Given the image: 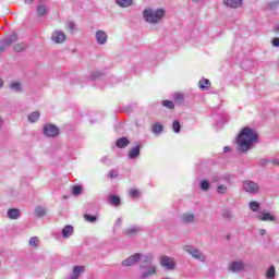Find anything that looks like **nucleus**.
<instances>
[{
    "label": "nucleus",
    "instance_id": "1",
    "mask_svg": "<svg viewBox=\"0 0 279 279\" xmlns=\"http://www.w3.org/2000/svg\"><path fill=\"white\" fill-rule=\"evenodd\" d=\"M258 141V134L256 131L244 128L241 130L240 134L238 135L236 143H238V151L241 154H245L256 145Z\"/></svg>",
    "mask_w": 279,
    "mask_h": 279
},
{
    "label": "nucleus",
    "instance_id": "2",
    "mask_svg": "<svg viewBox=\"0 0 279 279\" xmlns=\"http://www.w3.org/2000/svg\"><path fill=\"white\" fill-rule=\"evenodd\" d=\"M151 263H154L153 253H147L142 256V262L140 263L142 278H151V276L156 275L158 268Z\"/></svg>",
    "mask_w": 279,
    "mask_h": 279
},
{
    "label": "nucleus",
    "instance_id": "3",
    "mask_svg": "<svg viewBox=\"0 0 279 279\" xmlns=\"http://www.w3.org/2000/svg\"><path fill=\"white\" fill-rule=\"evenodd\" d=\"M165 14L166 12L162 8L154 9L151 7H148L143 11V19L146 23H149L150 25H158V23H162Z\"/></svg>",
    "mask_w": 279,
    "mask_h": 279
},
{
    "label": "nucleus",
    "instance_id": "4",
    "mask_svg": "<svg viewBox=\"0 0 279 279\" xmlns=\"http://www.w3.org/2000/svg\"><path fill=\"white\" fill-rule=\"evenodd\" d=\"M250 265L245 263L243 259H235L231 262L228 266L229 271L232 274H243L247 271Z\"/></svg>",
    "mask_w": 279,
    "mask_h": 279
},
{
    "label": "nucleus",
    "instance_id": "5",
    "mask_svg": "<svg viewBox=\"0 0 279 279\" xmlns=\"http://www.w3.org/2000/svg\"><path fill=\"white\" fill-rule=\"evenodd\" d=\"M184 252H187L192 258H195V260H199L201 263L206 262V255L199 251V248L193 246V245H185L183 246Z\"/></svg>",
    "mask_w": 279,
    "mask_h": 279
},
{
    "label": "nucleus",
    "instance_id": "6",
    "mask_svg": "<svg viewBox=\"0 0 279 279\" xmlns=\"http://www.w3.org/2000/svg\"><path fill=\"white\" fill-rule=\"evenodd\" d=\"M159 263L160 266L163 267V269H167L168 271H173V269H175V259L173 257L163 255L160 257Z\"/></svg>",
    "mask_w": 279,
    "mask_h": 279
},
{
    "label": "nucleus",
    "instance_id": "7",
    "mask_svg": "<svg viewBox=\"0 0 279 279\" xmlns=\"http://www.w3.org/2000/svg\"><path fill=\"white\" fill-rule=\"evenodd\" d=\"M143 254L136 253L134 255H131L129 258L122 262V265L124 267H131V265H136V263H143Z\"/></svg>",
    "mask_w": 279,
    "mask_h": 279
},
{
    "label": "nucleus",
    "instance_id": "8",
    "mask_svg": "<svg viewBox=\"0 0 279 279\" xmlns=\"http://www.w3.org/2000/svg\"><path fill=\"white\" fill-rule=\"evenodd\" d=\"M17 40H19V36L16 35V33H13L11 36L3 39L0 43V53L5 49V47H10V45H14V43H17Z\"/></svg>",
    "mask_w": 279,
    "mask_h": 279
},
{
    "label": "nucleus",
    "instance_id": "9",
    "mask_svg": "<svg viewBox=\"0 0 279 279\" xmlns=\"http://www.w3.org/2000/svg\"><path fill=\"white\" fill-rule=\"evenodd\" d=\"M51 40L57 45H62L66 40V35L62 31H54L52 32Z\"/></svg>",
    "mask_w": 279,
    "mask_h": 279
},
{
    "label": "nucleus",
    "instance_id": "10",
    "mask_svg": "<svg viewBox=\"0 0 279 279\" xmlns=\"http://www.w3.org/2000/svg\"><path fill=\"white\" fill-rule=\"evenodd\" d=\"M44 134H45V136H48V137L58 136V134H59L58 126H56L53 124H46L44 126Z\"/></svg>",
    "mask_w": 279,
    "mask_h": 279
},
{
    "label": "nucleus",
    "instance_id": "11",
    "mask_svg": "<svg viewBox=\"0 0 279 279\" xmlns=\"http://www.w3.org/2000/svg\"><path fill=\"white\" fill-rule=\"evenodd\" d=\"M243 189L246 193H258L259 190L258 184L253 181H244Z\"/></svg>",
    "mask_w": 279,
    "mask_h": 279
},
{
    "label": "nucleus",
    "instance_id": "12",
    "mask_svg": "<svg viewBox=\"0 0 279 279\" xmlns=\"http://www.w3.org/2000/svg\"><path fill=\"white\" fill-rule=\"evenodd\" d=\"M96 41L99 45H106L108 43V33L105 31L98 29L95 35Z\"/></svg>",
    "mask_w": 279,
    "mask_h": 279
},
{
    "label": "nucleus",
    "instance_id": "13",
    "mask_svg": "<svg viewBox=\"0 0 279 279\" xmlns=\"http://www.w3.org/2000/svg\"><path fill=\"white\" fill-rule=\"evenodd\" d=\"M256 218L259 221H276V216H274V214L269 213V211H263L259 213Z\"/></svg>",
    "mask_w": 279,
    "mask_h": 279
},
{
    "label": "nucleus",
    "instance_id": "14",
    "mask_svg": "<svg viewBox=\"0 0 279 279\" xmlns=\"http://www.w3.org/2000/svg\"><path fill=\"white\" fill-rule=\"evenodd\" d=\"M223 4L227 5V8H241L243 5V0H222Z\"/></svg>",
    "mask_w": 279,
    "mask_h": 279
},
{
    "label": "nucleus",
    "instance_id": "15",
    "mask_svg": "<svg viewBox=\"0 0 279 279\" xmlns=\"http://www.w3.org/2000/svg\"><path fill=\"white\" fill-rule=\"evenodd\" d=\"M141 156V146H135L129 150V158L134 160V158H138Z\"/></svg>",
    "mask_w": 279,
    "mask_h": 279
},
{
    "label": "nucleus",
    "instance_id": "16",
    "mask_svg": "<svg viewBox=\"0 0 279 279\" xmlns=\"http://www.w3.org/2000/svg\"><path fill=\"white\" fill-rule=\"evenodd\" d=\"M10 90H13V93H21L23 90V86L21 85L20 82L13 81L9 85Z\"/></svg>",
    "mask_w": 279,
    "mask_h": 279
},
{
    "label": "nucleus",
    "instance_id": "17",
    "mask_svg": "<svg viewBox=\"0 0 279 279\" xmlns=\"http://www.w3.org/2000/svg\"><path fill=\"white\" fill-rule=\"evenodd\" d=\"M181 219L183 221V223H193V221H195V215L187 213V214H183L181 216Z\"/></svg>",
    "mask_w": 279,
    "mask_h": 279
},
{
    "label": "nucleus",
    "instance_id": "18",
    "mask_svg": "<svg viewBox=\"0 0 279 279\" xmlns=\"http://www.w3.org/2000/svg\"><path fill=\"white\" fill-rule=\"evenodd\" d=\"M82 272H84V266H75L70 279H78Z\"/></svg>",
    "mask_w": 279,
    "mask_h": 279
},
{
    "label": "nucleus",
    "instance_id": "19",
    "mask_svg": "<svg viewBox=\"0 0 279 279\" xmlns=\"http://www.w3.org/2000/svg\"><path fill=\"white\" fill-rule=\"evenodd\" d=\"M63 239H69V236H71V234H73V226L68 225L62 229L61 232Z\"/></svg>",
    "mask_w": 279,
    "mask_h": 279
},
{
    "label": "nucleus",
    "instance_id": "20",
    "mask_svg": "<svg viewBox=\"0 0 279 279\" xmlns=\"http://www.w3.org/2000/svg\"><path fill=\"white\" fill-rule=\"evenodd\" d=\"M116 145L120 149H123V147H128V145H130V141L128 140V137H121L116 142Z\"/></svg>",
    "mask_w": 279,
    "mask_h": 279
},
{
    "label": "nucleus",
    "instance_id": "21",
    "mask_svg": "<svg viewBox=\"0 0 279 279\" xmlns=\"http://www.w3.org/2000/svg\"><path fill=\"white\" fill-rule=\"evenodd\" d=\"M9 219H19L21 217V211L16 208H12L8 210Z\"/></svg>",
    "mask_w": 279,
    "mask_h": 279
},
{
    "label": "nucleus",
    "instance_id": "22",
    "mask_svg": "<svg viewBox=\"0 0 279 279\" xmlns=\"http://www.w3.org/2000/svg\"><path fill=\"white\" fill-rule=\"evenodd\" d=\"M40 119V112L39 111H33L31 114H28L27 120L29 123H36Z\"/></svg>",
    "mask_w": 279,
    "mask_h": 279
},
{
    "label": "nucleus",
    "instance_id": "23",
    "mask_svg": "<svg viewBox=\"0 0 279 279\" xmlns=\"http://www.w3.org/2000/svg\"><path fill=\"white\" fill-rule=\"evenodd\" d=\"M198 86L201 90H208V88H210V81L207 78L201 80Z\"/></svg>",
    "mask_w": 279,
    "mask_h": 279
},
{
    "label": "nucleus",
    "instance_id": "24",
    "mask_svg": "<svg viewBox=\"0 0 279 279\" xmlns=\"http://www.w3.org/2000/svg\"><path fill=\"white\" fill-rule=\"evenodd\" d=\"M141 231V227H131L125 231L126 236H135Z\"/></svg>",
    "mask_w": 279,
    "mask_h": 279
},
{
    "label": "nucleus",
    "instance_id": "25",
    "mask_svg": "<svg viewBox=\"0 0 279 279\" xmlns=\"http://www.w3.org/2000/svg\"><path fill=\"white\" fill-rule=\"evenodd\" d=\"M108 202L111 206H119L121 204V198L117 195H111L109 196Z\"/></svg>",
    "mask_w": 279,
    "mask_h": 279
},
{
    "label": "nucleus",
    "instance_id": "26",
    "mask_svg": "<svg viewBox=\"0 0 279 279\" xmlns=\"http://www.w3.org/2000/svg\"><path fill=\"white\" fill-rule=\"evenodd\" d=\"M116 3L120 8H130V5L133 3V0H116Z\"/></svg>",
    "mask_w": 279,
    "mask_h": 279
},
{
    "label": "nucleus",
    "instance_id": "27",
    "mask_svg": "<svg viewBox=\"0 0 279 279\" xmlns=\"http://www.w3.org/2000/svg\"><path fill=\"white\" fill-rule=\"evenodd\" d=\"M27 45L24 43H19L13 46V51H16V53H21V51H25Z\"/></svg>",
    "mask_w": 279,
    "mask_h": 279
},
{
    "label": "nucleus",
    "instance_id": "28",
    "mask_svg": "<svg viewBox=\"0 0 279 279\" xmlns=\"http://www.w3.org/2000/svg\"><path fill=\"white\" fill-rule=\"evenodd\" d=\"M45 14H47V5L39 4L37 7V16H45Z\"/></svg>",
    "mask_w": 279,
    "mask_h": 279
},
{
    "label": "nucleus",
    "instance_id": "29",
    "mask_svg": "<svg viewBox=\"0 0 279 279\" xmlns=\"http://www.w3.org/2000/svg\"><path fill=\"white\" fill-rule=\"evenodd\" d=\"M266 278L267 279H274L276 278V267L270 266L266 272Z\"/></svg>",
    "mask_w": 279,
    "mask_h": 279
},
{
    "label": "nucleus",
    "instance_id": "30",
    "mask_svg": "<svg viewBox=\"0 0 279 279\" xmlns=\"http://www.w3.org/2000/svg\"><path fill=\"white\" fill-rule=\"evenodd\" d=\"M248 206L253 213H258V210H260V204L256 201L251 202Z\"/></svg>",
    "mask_w": 279,
    "mask_h": 279
},
{
    "label": "nucleus",
    "instance_id": "31",
    "mask_svg": "<svg viewBox=\"0 0 279 279\" xmlns=\"http://www.w3.org/2000/svg\"><path fill=\"white\" fill-rule=\"evenodd\" d=\"M181 125H180V121L174 120L172 123V130L175 134H180V130H181Z\"/></svg>",
    "mask_w": 279,
    "mask_h": 279
},
{
    "label": "nucleus",
    "instance_id": "32",
    "mask_svg": "<svg viewBox=\"0 0 279 279\" xmlns=\"http://www.w3.org/2000/svg\"><path fill=\"white\" fill-rule=\"evenodd\" d=\"M162 130H163V126L160 123H155L153 125V133L154 134H160V132H162Z\"/></svg>",
    "mask_w": 279,
    "mask_h": 279
},
{
    "label": "nucleus",
    "instance_id": "33",
    "mask_svg": "<svg viewBox=\"0 0 279 279\" xmlns=\"http://www.w3.org/2000/svg\"><path fill=\"white\" fill-rule=\"evenodd\" d=\"M35 214L37 217H45V215H47V209H45L44 207H37L35 209Z\"/></svg>",
    "mask_w": 279,
    "mask_h": 279
},
{
    "label": "nucleus",
    "instance_id": "34",
    "mask_svg": "<svg viewBox=\"0 0 279 279\" xmlns=\"http://www.w3.org/2000/svg\"><path fill=\"white\" fill-rule=\"evenodd\" d=\"M217 193L220 195H226L228 193V186L226 185H218Z\"/></svg>",
    "mask_w": 279,
    "mask_h": 279
},
{
    "label": "nucleus",
    "instance_id": "35",
    "mask_svg": "<svg viewBox=\"0 0 279 279\" xmlns=\"http://www.w3.org/2000/svg\"><path fill=\"white\" fill-rule=\"evenodd\" d=\"M38 236H33L29 239V245L31 247H38Z\"/></svg>",
    "mask_w": 279,
    "mask_h": 279
},
{
    "label": "nucleus",
    "instance_id": "36",
    "mask_svg": "<svg viewBox=\"0 0 279 279\" xmlns=\"http://www.w3.org/2000/svg\"><path fill=\"white\" fill-rule=\"evenodd\" d=\"M82 194V186L75 185L72 187V195H81Z\"/></svg>",
    "mask_w": 279,
    "mask_h": 279
},
{
    "label": "nucleus",
    "instance_id": "37",
    "mask_svg": "<svg viewBox=\"0 0 279 279\" xmlns=\"http://www.w3.org/2000/svg\"><path fill=\"white\" fill-rule=\"evenodd\" d=\"M201 189H202V191H208V189H210V183L206 180L202 181Z\"/></svg>",
    "mask_w": 279,
    "mask_h": 279
},
{
    "label": "nucleus",
    "instance_id": "38",
    "mask_svg": "<svg viewBox=\"0 0 279 279\" xmlns=\"http://www.w3.org/2000/svg\"><path fill=\"white\" fill-rule=\"evenodd\" d=\"M85 219H86V221H89L90 223H95V221H97V216L86 214Z\"/></svg>",
    "mask_w": 279,
    "mask_h": 279
},
{
    "label": "nucleus",
    "instance_id": "39",
    "mask_svg": "<svg viewBox=\"0 0 279 279\" xmlns=\"http://www.w3.org/2000/svg\"><path fill=\"white\" fill-rule=\"evenodd\" d=\"M162 106H165V108L173 109L175 105L173 104V101L163 100V101H162Z\"/></svg>",
    "mask_w": 279,
    "mask_h": 279
},
{
    "label": "nucleus",
    "instance_id": "40",
    "mask_svg": "<svg viewBox=\"0 0 279 279\" xmlns=\"http://www.w3.org/2000/svg\"><path fill=\"white\" fill-rule=\"evenodd\" d=\"M138 195H141V192H138V190L136 189L130 190V197H132L133 199H135V197H137Z\"/></svg>",
    "mask_w": 279,
    "mask_h": 279
},
{
    "label": "nucleus",
    "instance_id": "41",
    "mask_svg": "<svg viewBox=\"0 0 279 279\" xmlns=\"http://www.w3.org/2000/svg\"><path fill=\"white\" fill-rule=\"evenodd\" d=\"M66 29H69V32L74 33V32H75V23H73V22H68V23H66Z\"/></svg>",
    "mask_w": 279,
    "mask_h": 279
},
{
    "label": "nucleus",
    "instance_id": "42",
    "mask_svg": "<svg viewBox=\"0 0 279 279\" xmlns=\"http://www.w3.org/2000/svg\"><path fill=\"white\" fill-rule=\"evenodd\" d=\"M118 177H119V173L116 170H111L108 174V178H111V179L118 178Z\"/></svg>",
    "mask_w": 279,
    "mask_h": 279
},
{
    "label": "nucleus",
    "instance_id": "43",
    "mask_svg": "<svg viewBox=\"0 0 279 279\" xmlns=\"http://www.w3.org/2000/svg\"><path fill=\"white\" fill-rule=\"evenodd\" d=\"M277 5H279V2H278V1H275V2H270V3H269L270 10H274Z\"/></svg>",
    "mask_w": 279,
    "mask_h": 279
},
{
    "label": "nucleus",
    "instance_id": "44",
    "mask_svg": "<svg viewBox=\"0 0 279 279\" xmlns=\"http://www.w3.org/2000/svg\"><path fill=\"white\" fill-rule=\"evenodd\" d=\"M121 223H123V219L121 218H118L116 223H114V227L118 228V227H121Z\"/></svg>",
    "mask_w": 279,
    "mask_h": 279
},
{
    "label": "nucleus",
    "instance_id": "45",
    "mask_svg": "<svg viewBox=\"0 0 279 279\" xmlns=\"http://www.w3.org/2000/svg\"><path fill=\"white\" fill-rule=\"evenodd\" d=\"M223 217H226V219H232V213L226 211L223 213Z\"/></svg>",
    "mask_w": 279,
    "mask_h": 279
},
{
    "label": "nucleus",
    "instance_id": "46",
    "mask_svg": "<svg viewBox=\"0 0 279 279\" xmlns=\"http://www.w3.org/2000/svg\"><path fill=\"white\" fill-rule=\"evenodd\" d=\"M272 45H274V47H279V38L278 37L272 39Z\"/></svg>",
    "mask_w": 279,
    "mask_h": 279
},
{
    "label": "nucleus",
    "instance_id": "47",
    "mask_svg": "<svg viewBox=\"0 0 279 279\" xmlns=\"http://www.w3.org/2000/svg\"><path fill=\"white\" fill-rule=\"evenodd\" d=\"M174 99H179V100H182V99H184V96L182 95V94H175L174 95Z\"/></svg>",
    "mask_w": 279,
    "mask_h": 279
},
{
    "label": "nucleus",
    "instance_id": "48",
    "mask_svg": "<svg viewBox=\"0 0 279 279\" xmlns=\"http://www.w3.org/2000/svg\"><path fill=\"white\" fill-rule=\"evenodd\" d=\"M259 234L260 236H265V234H267V231L265 229H260Z\"/></svg>",
    "mask_w": 279,
    "mask_h": 279
},
{
    "label": "nucleus",
    "instance_id": "49",
    "mask_svg": "<svg viewBox=\"0 0 279 279\" xmlns=\"http://www.w3.org/2000/svg\"><path fill=\"white\" fill-rule=\"evenodd\" d=\"M223 151H225V154H228V151H230V146H225Z\"/></svg>",
    "mask_w": 279,
    "mask_h": 279
},
{
    "label": "nucleus",
    "instance_id": "50",
    "mask_svg": "<svg viewBox=\"0 0 279 279\" xmlns=\"http://www.w3.org/2000/svg\"><path fill=\"white\" fill-rule=\"evenodd\" d=\"M24 2L31 4L34 2V0H24Z\"/></svg>",
    "mask_w": 279,
    "mask_h": 279
},
{
    "label": "nucleus",
    "instance_id": "51",
    "mask_svg": "<svg viewBox=\"0 0 279 279\" xmlns=\"http://www.w3.org/2000/svg\"><path fill=\"white\" fill-rule=\"evenodd\" d=\"M0 88H3V80L0 78Z\"/></svg>",
    "mask_w": 279,
    "mask_h": 279
},
{
    "label": "nucleus",
    "instance_id": "52",
    "mask_svg": "<svg viewBox=\"0 0 279 279\" xmlns=\"http://www.w3.org/2000/svg\"><path fill=\"white\" fill-rule=\"evenodd\" d=\"M1 125H3V120L2 119H0V128H1Z\"/></svg>",
    "mask_w": 279,
    "mask_h": 279
},
{
    "label": "nucleus",
    "instance_id": "53",
    "mask_svg": "<svg viewBox=\"0 0 279 279\" xmlns=\"http://www.w3.org/2000/svg\"><path fill=\"white\" fill-rule=\"evenodd\" d=\"M106 160H107V158H106V157H104V158L101 159V162H106Z\"/></svg>",
    "mask_w": 279,
    "mask_h": 279
},
{
    "label": "nucleus",
    "instance_id": "54",
    "mask_svg": "<svg viewBox=\"0 0 279 279\" xmlns=\"http://www.w3.org/2000/svg\"><path fill=\"white\" fill-rule=\"evenodd\" d=\"M195 3H199V1H202V0H193Z\"/></svg>",
    "mask_w": 279,
    "mask_h": 279
},
{
    "label": "nucleus",
    "instance_id": "55",
    "mask_svg": "<svg viewBox=\"0 0 279 279\" xmlns=\"http://www.w3.org/2000/svg\"><path fill=\"white\" fill-rule=\"evenodd\" d=\"M215 180V182H217L219 179H214Z\"/></svg>",
    "mask_w": 279,
    "mask_h": 279
}]
</instances>
